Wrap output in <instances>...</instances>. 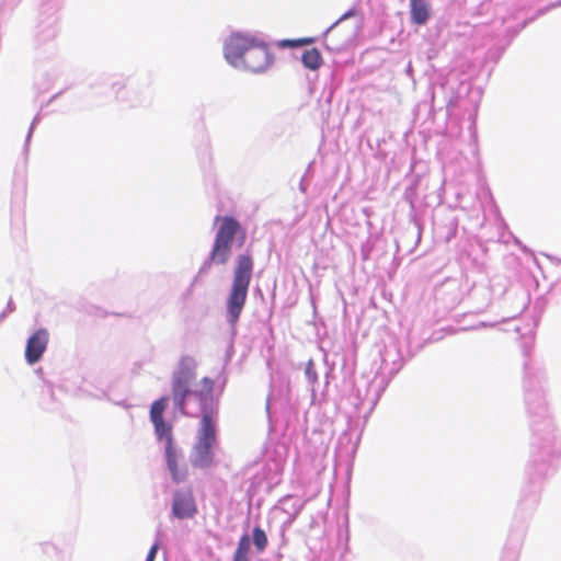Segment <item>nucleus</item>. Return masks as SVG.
<instances>
[{
	"mask_svg": "<svg viewBox=\"0 0 561 561\" xmlns=\"http://www.w3.org/2000/svg\"><path fill=\"white\" fill-rule=\"evenodd\" d=\"M195 373L188 368L174 373L172 377V400L175 408L185 415L196 416L199 412V424H216L218 415L217 402L214 398V380L204 377L194 389L191 388Z\"/></svg>",
	"mask_w": 561,
	"mask_h": 561,
	"instance_id": "f257e3e1",
	"label": "nucleus"
},
{
	"mask_svg": "<svg viewBox=\"0 0 561 561\" xmlns=\"http://www.w3.org/2000/svg\"><path fill=\"white\" fill-rule=\"evenodd\" d=\"M224 51L230 65L254 73L265 72L275 61L268 45L262 38L248 33L231 34Z\"/></svg>",
	"mask_w": 561,
	"mask_h": 561,
	"instance_id": "f03ea898",
	"label": "nucleus"
},
{
	"mask_svg": "<svg viewBox=\"0 0 561 561\" xmlns=\"http://www.w3.org/2000/svg\"><path fill=\"white\" fill-rule=\"evenodd\" d=\"M253 266L254 261L250 253L236 257L232 285L227 298V317L231 324L239 320L245 305Z\"/></svg>",
	"mask_w": 561,
	"mask_h": 561,
	"instance_id": "7ed1b4c3",
	"label": "nucleus"
},
{
	"mask_svg": "<svg viewBox=\"0 0 561 561\" xmlns=\"http://www.w3.org/2000/svg\"><path fill=\"white\" fill-rule=\"evenodd\" d=\"M215 222H219L218 230L209 253V264L225 265L230 260L232 245L236 238L240 245L244 243L245 231L240 222L231 216H217Z\"/></svg>",
	"mask_w": 561,
	"mask_h": 561,
	"instance_id": "20e7f679",
	"label": "nucleus"
},
{
	"mask_svg": "<svg viewBox=\"0 0 561 561\" xmlns=\"http://www.w3.org/2000/svg\"><path fill=\"white\" fill-rule=\"evenodd\" d=\"M216 445V424H199L196 443L193 447L192 465L198 468H208L214 461L213 448Z\"/></svg>",
	"mask_w": 561,
	"mask_h": 561,
	"instance_id": "39448f33",
	"label": "nucleus"
},
{
	"mask_svg": "<svg viewBox=\"0 0 561 561\" xmlns=\"http://www.w3.org/2000/svg\"><path fill=\"white\" fill-rule=\"evenodd\" d=\"M354 14L353 11H348L345 14H343L334 24H332L324 33V39L327 44V48L332 51H341L344 49L353 39V32L351 30L348 31H342L339 28V23L350 18Z\"/></svg>",
	"mask_w": 561,
	"mask_h": 561,
	"instance_id": "423d86ee",
	"label": "nucleus"
},
{
	"mask_svg": "<svg viewBox=\"0 0 561 561\" xmlns=\"http://www.w3.org/2000/svg\"><path fill=\"white\" fill-rule=\"evenodd\" d=\"M172 513L179 519L192 518L197 513V506L192 490H182L174 493Z\"/></svg>",
	"mask_w": 561,
	"mask_h": 561,
	"instance_id": "0eeeda50",
	"label": "nucleus"
},
{
	"mask_svg": "<svg viewBox=\"0 0 561 561\" xmlns=\"http://www.w3.org/2000/svg\"><path fill=\"white\" fill-rule=\"evenodd\" d=\"M49 334L46 329H38L27 340L25 358L30 365L37 363L46 351Z\"/></svg>",
	"mask_w": 561,
	"mask_h": 561,
	"instance_id": "6e6552de",
	"label": "nucleus"
},
{
	"mask_svg": "<svg viewBox=\"0 0 561 561\" xmlns=\"http://www.w3.org/2000/svg\"><path fill=\"white\" fill-rule=\"evenodd\" d=\"M168 404V398L162 397L156 400L151 404L150 409V420L153 423L154 432L159 438L165 437L167 439L172 438L171 426L168 425L163 420V413L165 411Z\"/></svg>",
	"mask_w": 561,
	"mask_h": 561,
	"instance_id": "1a4fd4ad",
	"label": "nucleus"
},
{
	"mask_svg": "<svg viewBox=\"0 0 561 561\" xmlns=\"http://www.w3.org/2000/svg\"><path fill=\"white\" fill-rule=\"evenodd\" d=\"M165 461L168 469L174 482L180 483L186 479L187 470L185 466L179 465V454L174 446L173 438H168L165 442Z\"/></svg>",
	"mask_w": 561,
	"mask_h": 561,
	"instance_id": "9d476101",
	"label": "nucleus"
},
{
	"mask_svg": "<svg viewBox=\"0 0 561 561\" xmlns=\"http://www.w3.org/2000/svg\"><path fill=\"white\" fill-rule=\"evenodd\" d=\"M431 18L427 0H410V19L413 24L424 25Z\"/></svg>",
	"mask_w": 561,
	"mask_h": 561,
	"instance_id": "9b49d317",
	"label": "nucleus"
},
{
	"mask_svg": "<svg viewBox=\"0 0 561 561\" xmlns=\"http://www.w3.org/2000/svg\"><path fill=\"white\" fill-rule=\"evenodd\" d=\"M301 62L307 69L316 71L322 66L323 58L318 48H310L302 53Z\"/></svg>",
	"mask_w": 561,
	"mask_h": 561,
	"instance_id": "f8f14e48",
	"label": "nucleus"
},
{
	"mask_svg": "<svg viewBox=\"0 0 561 561\" xmlns=\"http://www.w3.org/2000/svg\"><path fill=\"white\" fill-rule=\"evenodd\" d=\"M250 551V538L248 535H242L238 541L236 551L233 552L232 561H249L248 554Z\"/></svg>",
	"mask_w": 561,
	"mask_h": 561,
	"instance_id": "ddd939ff",
	"label": "nucleus"
},
{
	"mask_svg": "<svg viewBox=\"0 0 561 561\" xmlns=\"http://www.w3.org/2000/svg\"><path fill=\"white\" fill-rule=\"evenodd\" d=\"M316 42L314 37H301L296 39H282L277 43L279 48H296L311 45Z\"/></svg>",
	"mask_w": 561,
	"mask_h": 561,
	"instance_id": "4468645a",
	"label": "nucleus"
},
{
	"mask_svg": "<svg viewBox=\"0 0 561 561\" xmlns=\"http://www.w3.org/2000/svg\"><path fill=\"white\" fill-rule=\"evenodd\" d=\"M253 543L259 552L265 550L268 543L267 536L263 529L255 527L253 529Z\"/></svg>",
	"mask_w": 561,
	"mask_h": 561,
	"instance_id": "2eb2a0df",
	"label": "nucleus"
},
{
	"mask_svg": "<svg viewBox=\"0 0 561 561\" xmlns=\"http://www.w3.org/2000/svg\"><path fill=\"white\" fill-rule=\"evenodd\" d=\"M158 549H159V545H158V543H154V545L150 548V550H149V552H148V554H147L146 561H154L156 556H157V552H158Z\"/></svg>",
	"mask_w": 561,
	"mask_h": 561,
	"instance_id": "dca6fc26",
	"label": "nucleus"
},
{
	"mask_svg": "<svg viewBox=\"0 0 561 561\" xmlns=\"http://www.w3.org/2000/svg\"><path fill=\"white\" fill-rule=\"evenodd\" d=\"M306 374L312 383L317 381V374L314 371H312V363L311 362L308 364V366L306 368Z\"/></svg>",
	"mask_w": 561,
	"mask_h": 561,
	"instance_id": "f3484780",
	"label": "nucleus"
}]
</instances>
